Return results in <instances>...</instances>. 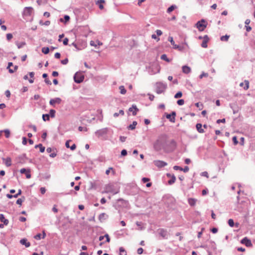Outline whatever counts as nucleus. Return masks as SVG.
Returning a JSON list of instances; mask_svg holds the SVG:
<instances>
[{
    "label": "nucleus",
    "mask_w": 255,
    "mask_h": 255,
    "mask_svg": "<svg viewBox=\"0 0 255 255\" xmlns=\"http://www.w3.org/2000/svg\"><path fill=\"white\" fill-rule=\"evenodd\" d=\"M167 88V85L162 82H157L155 85V91L158 94L164 92Z\"/></svg>",
    "instance_id": "f257e3e1"
},
{
    "label": "nucleus",
    "mask_w": 255,
    "mask_h": 255,
    "mask_svg": "<svg viewBox=\"0 0 255 255\" xmlns=\"http://www.w3.org/2000/svg\"><path fill=\"white\" fill-rule=\"evenodd\" d=\"M206 21L204 19H202L199 21L196 24L197 28L199 31H203L207 26V24L205 23Z\"/></svg>",
    "instance_id": "f03ea898"
},
{
    "label": "nucleus",
    "mask_w": 255,
    "mask_h": 255,
    "mask_svg": "<svg viewBox=\"0 0 255 255\" xmlns=\"http://www.w3.org/2000/svg\"><path fill=\"white\" fill-rule=\"evenodd\" d=\"M84 76L80 73H76L74 76V80L75 82L80 83L83 81Z\"/></svg>",
    "instance_id": "7ed1b4c3"
},
{
    "label": "nucleus",
    "mask_w": 255,
    "mask_h": 255,
    "mask_svg": "<svg viewBox=\"0 0 255 255\" xmlns=\"http://www.w3.org/2000/svg\"><path fill=\"white\" fill-rule=\"evenodd\" d=\"M109 128H103L101 129L97 130L95 132V134L98 137H101L104 135L107 134Z\"/></svg>",
    "instance_id": "20e7f679"
},
{
    "label": "nucleus",
    "mask_w": 255,
    "mask_h": 255,
    "mask_svg": "<svg viewBox=\"0 0 255 255\" xmlns=\"http://www.w3.org/2000/svg\"><path fill=\"white\" fill-rule=\"evenodd\" d=\"M153 163L156 166L159 168L164 167L167 165V163L166 162L163 161L158 160H154L153 161Z\"/></svg>",
    "instance_id": "39448f33"
},
{
    "label": "nucleus",
    "mask_w": 255,
    "mask_h": 255,
    "mask_svg": "<svg viewBox=\"0 0 255 255\" xmlns=\"http://www.w3.org/2000/svg\"><path fill=\"white\" fill-rule=\"evenodd\" d=\"M62 102L61 99L60 98H55L54 99H52L50 100L49 104L51 106L55 107L56 104H60Z\"/></svg>",
    "instance_id": "423d86ee"
},
{
    "label": "nucleus",
    "mask_w": 255,
    "mask_h": 255,
    "mask_svg": "<svg viewBox=\"0 0 255 255\" xmlns=\"http://www.w3.org/2000/svg\"><path fill=\"white\" fill-rule=\"evenodd\" d=\"M187 48H188V45L185 42L182 45H175V49H177L179 51H182Z\"/></svg>",
    "instance_id": "0eeeda50"
},
{
    "label": "nucleus",
    "mask_w": 255,
    "mask_h": 255,
    "mask_svg": "<svg viewBox=\"0 0 255 255\" xmlns=\"http://www.w3.org/2000/svg\"><path fill=\"white\" fill-rule=\"evenodd\" d=\"M241 243L245 245L247 247H251L252 246L251 240L248 239L247 237L243 238L241 241Z\"/></svg>",
    "instance_id": "6e6552de"
},
{
    "label": "nucleus",
    "mask_w": 255,
    "mask_h": 255,
    "mask_svg": "<svg viewBox=\"0 0 255 255\" xmlns=\"http://www.w3.org/2000/svg\"><path fill=\"white\" fill-rule=\"evenodd\" d=\"M209 39L207 35H205L203 37V41L201 44V46L203 48L207 47V42H208Z\"/></svg>",
    "instance_id": "1a4fd4ad"
},
{
    "label": "nucleus",
    "mask_w": 255,
    "mask_h": 255,
    "mask_svg": "<svg viewBox=\"0 0 255 255\" xmlns=\"http://www.w3.org/2000/svg\"><path fill=\"white\" fill-rule=\"evenodd\" d=\"M20 172L21 173V174H24L25 173V175H26V177L27 178H30L31 177V174L30 173V171L29 170H27L25 168H22L20 169Z\"/></svg>",
    "instance_id": "9d476101"
},
{
    "label": "nucleus",
    "mask_w": 255,
    "mask_h": 255,
    "mask_svg": "<svg viewBox=\"0 0 255 255\" xmlns=\"http://www.w3.org/2000/svg\"><path fill=\"white\" fill-rule=\"evenodd\" d=\"M128 111L132 112V115L133 116H135L137 114V112L138 111V109L135 105H132L131 107L129 108Z\"/></svg>",
    "instance_id": "9b49d317"
},
{
    "label": "nucleus",
    "mask_w": 255,
    "mask_h": 255,
    "mask_svg": "<svg viewBox=\"0 0 255 255\" xmlns=\"http://www.w3.org/2000/svg\"><path fill=\"white\" fill-rule=\"evenodd\" d=\"M153 147L154 149L156 151H158L161 149V146L160 141L159 140H156V142L154 143Z\"/></svg>",
    "instance_id": "f8f14e48"
},
{
    "label": "nucleus",
    "mask_w": 255,
    "mask_h": 255,
    "mask_svg": "<svg viewBox=\"0 0 255 255\" xmlns=\"http://www.w3.org/2000/svg\"><path fill=\"white\" fill-rule=\"evenodd\" d=\"M159 235L163 238H166L167 236V232L163 229H160L158 230Z\"/></svg>",
    "instance_id": "ddd939ff"
},
{
    "label": "nucleus",
    "mask_w": 255,
    "mask_h": 255,
    "mask_svg": "<svg viewBox=\"0 0 255 255\" xmlns=\"http://www.w3.org/2000/svg\"><path fill=\"white\" fill-rule=\"evenodd\" d=\"M0 221L5 225H7L9 223L8 220L5 219L4 215L2 214H0Z\"/></svg>",
    "instance_id": "4468645a"
},
{
    "label": "nucleus",
    "mask_w": 255,
    "mask_h": 255,
    "mask_svg": "<svg viewBox=\"0 0 255 255\" xmlns=\"http://www.w3.org/2000/svg\"><path fill=\"white\" fill-rule=\"evenodd\" d=\"M20 243L22 245H24L26 248L29 247L30 246V243L27 242L26 239H22L20 240Z\"/></svg>",
    "instance_id": "2eb2a0df"
},
{
    "label": "nucleus",
    "mask_w": 255,
    "mask_h": 255,
    "mask_svg": "<svg viewBox=\"0 0 255 255\" xmlns=\"http://www.w3.org/2000/svg\"><path fill=\"white\" fill-rule=\"evenodd\" d=\"M112 186V185L111 184L108 185L106 187V190H107L106 192H111V193H113L114 194H116L118 193V191H115L111 189Z\"/></svg>",
    "instance_id": "dca6fc26"
},
{
    "label": "nucleus",
    "mask_w": 255,
    "mask_h": 255,
    "mask_svg": "<svg viewBox=\"0 0 255 255\" xmlns=\"http://www.w3.org/2000/svg\"><path fill=\"white\" fill-rule=\"evenodd\" d=\"M182 72L185 74H188L191 72V68L187 66H182Z\"/></svg>",
    "instance_id": "f3484780"
},
{
    "label": "nucleus",
    "mask_w": 255,
    "mask_h": 255,
    "mask_svg": "<svg viewBox=\"0 0 255 255\" xmlns=\"http://www.w3.org/2000/svg\"><path fill=\"white\" fill-rule=\"evenodd\" d=\"M196 127L197 130H198V131L199 132H200V133L204 132V130L202 128V125L201 124H199V123L197 124Z\"/></svg>",
    "instance_id": "a211bd4d"
},
{
    "label": "nucleus",
    "mask_w": 255,
    "mask_h": 255,
    "mask_svg": "<svg viewBox=\"0 0 255 255\" xmlns=\"http://www.w3.org/2000/svg\"><path fill=\"white\" fill-rule=\"evenodd\" d=\"M245 86H244V83H243V82H242V83H241L240 84V86L241 87H244V89L245 90H247V89L249 88V81H247V80H245Z\"/></svg>",
    "instance_id": "6ab92c4d"
},
{
    "label": "nucleus",
    "mask_w": 255,
    "mask_h": 255,
    "mask_svg": "<svg viewBox=\"0 0 255 255\" xmlns=\"http://www.w3.org/2000/svg\"><path fill=\"white\" fill-rule=\"evenodd\" d=\"M3 160H5V164L6 166L9 167L11 165V160L10 157H7L6 159L3 158Z\"/></svg>",
    "instance_id": "aec40b11"
},
{
    "label": "nucleus",
    "mask_w": 255,
    "mask_h": 255,
    "mask_svg": "<svg viewBox=\"0 0 255 255\" xmlns=\"http://www.w3.org/2000/svg\"><path fill=\"white\" fill-rule=\"evenodd\" d=\"M35 148H39L41 152H43L45 151V147H44L42 144L40 143L35 145Z\"/></svg>",
    "instance_id": "412c9836"
},
{
    "label": "nucleus",
    "mask_w": 255,
    "mask_h": 255,
    "mask_svg": "<svg viewBox=\"0 0 255 255\" xmlns=\"http://www.w3.org/2000/svg\"><path fill=\"white\" fill-rule=\"evenodd\" d=\"M166 114V118L169 120L170 122L172 123H175V118L174 117H172L171 115L168 114Z\"/></svg>",
    "instance_id": "4be33fe9"
},
{
    "label": "nucleus",
    "mask_w": 255,
    "mask_h": 255,
    "mask_svg": "<svg viewBox=\"0 0 255 255\" xmlns=\"http://www.w3.org/2000/svg\"><path fill=\"white\" fill-rule=\"evenodd\" d=\"M108 218V215H107L105 213H101L99 216V219L102 221Z\"/></svg>",
    "instance_id": "5701e85b"
},
{
    "label": "nucleus",
    "mask_w": 255,
    "mask_h": 255,
    "mask_svg": "<svg viewBox=\"0 0 255 255\" xmlns=\"http://www.w3.org/2000/svg\"><path fill=\"white\" fill-rule=\"evenodd\" d=\"M137 125V122L136 121H133L132 124L130 125L128 127V128L129 129L133 130L135 129L136 126Z\"/></svg>",
    "instance_id": "b1692460"
},
{
    "label": "nucleus",
    "mask_w": 255,
    "mask_h": 255,
    "mask_svg": "<svg viewBox=\"0 0 255 255\" xmlns=\"http://www.w3.org/2000/svg\"><path fill=\"white\" fill-rule=\"evenodd\" d=\"M196 201L197 200L194 198H189L188 199V203L190 206H193L195 205Z\"/></svg>",
    "instance_id": "393cba45"
},
{
    "label": "nucleus",
    "mask_w": 255,
    "mask_h": 255,
    "mask_svg": "<svg viewBox=\"0 0 255 255\" xmlns=\"http://www.w3.org/2000/svg\"><path fill=\"white\" fill-rule=\"evenodd\" d=\"M32 11V8L31 7H26L25 8L24 12L28 15H30Z\"/></svg>",
    "instance_id": "a878e982"
},
{
    "label": "nucleus",
    "mask_w": 255,
    "mask_h": 255,
    "mask_svg": "<svg viewBox=\"0 0 255 255\" xmlns=\"http://www.w3.org/2000/svg\"><path fill=\"white\" fill-rule=\"evenodd\" d=\"M119 89L120 90V93L121 94L124 95L127 92V90L125 89L124 86H120L119 87Z\"/></svg>",
    "instance_id": "bb28decb"
},
{
    "label": "nucleus",
    "mask_w": 255,
    "mask_h": 255,
    "mask_svg": "<svg viewBox=\"0 0 255 255\" xmlns=\"http://www.w3.org/2000/svg\"><path fill=\"white\" fill-rule=\"evenodd\" d=\"M176 8V6L175 5H172L170 7H169L167 10V12L168 13H170L174 9Z\"/></svg>",
    "instance_id": "cd10ccee"
},
{
    "label": "nucleus",
    "mask_w": 255,
    "mask_h": 255,
    "mask_svg": "<svg viewBox=\"0 0 255 255\" xmlns=\"http://www.w3.org/2000/svg\"><path fill=\"white\" fill-rule=\"evenodd\" d=\"M175 180H176L175 176L174 175H172L171 178L169 180H168V183L169 184L171 185L175 182Z\"/></svg>",
    "instance_id": "c85d7f7f"
},
{
    "label": "nucleus",
    "mask_w": 255,
    "mask_h": 255,
    "mask_svg": "<svg viewBox=\"0 0 255 255\" xmlns=\"http://www.w3.org/2000/svg\"><path fill=\"white\" fill-rule=\"evenodd\" d=\"M168 41L171 43V44L173 45V48L175 49V45H177L176 44L173 40V38L172 37L169 36L168 37Z\"/></svg>",
    "instance_id": "c756f323"
},
{
    "label": "nucleus",
    "mask_w": 255,
    "mask_h": 255,
    "mask_svg": "<svg viewBox=\"0 0 255 255\" xmlns=\"http://www.w3.org/2000/svg\"><path fill=\"white\" fill-rule=\"evenodd\" d=\"M16 45H17V48L18 49H20V48L23 47V46L25 45V43L24 42H22L20 43L17 42L16 43Z\"/></svg>",
    "instance_id": "7c9ffc66"
},
{
    "label": "nucleus",
    "mask_w": 255,
    "mask_h": 255,
    "mask_svg": "<svg viewBox=\"0 0 255 255\" xmlns=\"http://www.w3.org/2000/svg\"><path fill=\"white\" fill-rule=\"evenodd\" d=\"M42 52L45 54H47L49 53V49L48 47H43L42 48Z\"/></svg>",
    "instance_id": "2f4dec72"
},
{
    "label": "nucleus",
    "mask_w": 255,
    "mask_h": 255,
    "mask_svg": "<svg viewBox=\"0 0 255 255\" xmlns=\"http://www.w3.org/2000/svg\"><path fill=\"white\" fill-rule=\"evenodd\" d=\"M55 110L51 109L49 111V116H51V118H54L55 116Z\"/></svg>",
    "instance_id": "473e14b6"
},
{
    "label": "nucleus",
    "mask_w": 255,
    "mask_h": 255,
    "mask_svg": "<svg viewBox=\"0 0 255 255\" xmlns=\"http://www.w3.org/2000/svg\"><path fill=\"white\" fill-rule=\"evenodd\" d=\"M120 255H126V251L123 247H121L119 249Z\"/></svg>",
    "instance_id": "72a5a7b5"
},
{
    "label": "nucleus",
    "mask_w": 255,
    "mask_h": 255,
    "mask_svg": "<svg viewBox=\"0 0 255 255\" xmlns=\"http://www.w3.org/2000/svg\"><path fill=\"white\" fill-rule=\"evenodd\" d=\"M49 114H43L42 115V119L44 121H49Z\"/></svg>",
    "instance_id": "f704fd0d"
},
{
    "label": "nucleus",
    "mask_w": 255,
    "mask_h": 255,
    "mask_svg": "<svg viewBox=\"0 0 255 255\" xmlns=\"http://www.w3.org/2000/svg\"><path fill=\"white\" fill-rule=\"evenodd\" d=\"M161 59L162 60H165L168 62L170 61V60L167 58V55L166 54H162L161 56Z\"/></svg>",
    "instance_id": "c9c22d12"
},
{
    "label": "nucleus",
    "mask_w": 255,
    "mask_h": 255,
    "mask_svg": "<svg viewBox=\"0 0 255 255\" xmlns=\"http://www.w3.org/2000/svg\"><path fill=\"white\" fill-rule=\"evenodd\" d=\"M182 96V93L181 92L179 91L177 92L175 95H174V98L178 99L179 98H181Z\"/></svg>",
    "instance_id": "e433bc0d"
},
{
    "label": "nucleus",
    "mask_w": 255,
    "mask_h": 255,
    "mask_svg": "<svg viewBox=\"0 0 255 255\" xmlns=\"http://www.w3.org/2000/svg\"><path fill=\"white\" fill-rule=\"evenodd\" d=\"M229 36L228 35H226L225 36H222L221 37V40L222 41H227L229 39Z\"/></svg>",
    "instance_id": "4c0bfd02"
},
{
    "label": "nucleus",
    "mask_w": 255,
    "mask_h": 255,
    "mask_svg": "<svg viewBox=\"0 0 255 255\" xmlns=\"http://www.w3.org/2000/svg\"><path fill=\"white\" fill-rule=\"evenodd\" d=\"M3 132H4L5 137L6 138H8L10 136V131L8 129H4L3 130Z\"/></svg>",
    "instance_id": "58836bf2"
},
{
    "label": "nucleus",
    "mask_w": 255,
    "mask_h": 255,
    "mask_svg": "<svg viewBox=\"0 0 255 255\" xmlns=\"http://www.w3.org/2000/svg\"><path fill=\"white\" fill-rule=\"evenodd\" d=\"M36 2L39 5H40L42 4L46 3L47 0H36Z\"/></svg>",
    "instance_id": "ea45409f"
},
{
    "label": "nucleus",
    "mask_w": 255,
    "mask_h": 255,
    "mask_svg": "<svg viewBox=\"0 0 255 255\" xmlns=\"http://www.w3.org/2000/svg\"><path fill=\"white\" fill-rule=\"evenodd\" d=\"M228 224L231 227H233L235 224L234 220L232 219H230L228 220Z\"/></svg>",
    "instance_id": "a19ab883"
},
{
    "label": "nucleus",
    "mask_w": 255,
    "mask_h": 255,
    "mask_svg": "<svg viewBox=\"0 0 255 255\" xmlns=\"http://www.w3.org/2000/svg\"><path fill=\"white\" fill-rule=\"evenodd\" d=\"M25 199V198L24 197H23V199H21V198H19L16 201V204H18V205H21L22 203L24 201Z\"/></svg>",
    "instance_id": "79ce46f5"
},
{
    "label": "nucleus",
    "mask_w": 255,
    "mask_h": 255,
    "mask_svg": "<svg viewBox=\"0 0 255 255\" xmlns=\"http://www.w3.org/2000/svg\"><path fill=\"white\" fill-rule=\"evenodd\" d=\"M177 103L178 105L182 106L184 104V101L183 99H180L177 101Z\"/></svg>",
    "instance_id": "37998d69"
},
{
    "label": "nucleus",
    "mask_w": 255,
    "mask_h": 255,
    "mask_svg": "<svg viewBox=\"0 0 255 255\" xmlns=\"http://www.w3.org/2000/svg\"><path fill=\"white\" fill-rule=\"evenodd\" d=\"M111 170H112L113 171V174H115V171L113 170V168L112 167H110L108 168V169H107L106 171V174L107 175H109V173L110 172Z\"/></svg>",
    "instance_id": "c03bdc74"
},
{
    "label": "nucleus",
    "mask_w": 255,
    "mask_h": 255,
    "mask_svg": "<svg viewBox=\"0 0 255 255\" xmlns=\"http://www.w3.org/2000/svg\"><path fill=\"white\" fill-rule=\"evenodd\" d=\"M195 106L196 107L198 108L199 109H202L203 108V105L200 103H196L195 104Z\"/></svg>",
    "instance_id": "a18cd8bd"
},
{
    "label": "nucleus",
    "mask_w": 255,
    "mask_h": 255,
    "mask_svg": "<svg viewBox=\"0 0 255 255\" xmlns=\"http://www.w3.org/2000/svg\"><path fill=\"white\" fill-rule=\"evenodd\" d=\"M78 130L80 131H87V128H86V127H79L78 128Z\"/></svg>",
    "instance_id": "49530a36"
},
{
    "label": "nucleus",
    "mask_w": 255,
    "mask_h": 255,
    "mask_svg": "<svg viewBox=\"0 0 255 255\" xmlns=\"http://www.w3.org/2000/svg\"><path fill=\"white\" fill-rule=\"evenodd\" d=\"M70 19V16L67 15H65L64 17V22L65 23H66L67 21H68Z\"/></svg>",
    "instance_id": "de8ad7c7"
},
{
    "label": "nucleus",
    "mask_w": 255,
    "mask_h": 255,
    "mask_svg": "<svg viewBox=\"0 0 255 255\" xmlns=\"http://www.w3.org/2000/svg\"><path fill=\"white\" fill-rule=\"evenodd\" d=\"M201 175L202 176H204V177H206L207 178H208L209 177V176H208V173L206 171H204L203 172H202L201 173Z\"/></svg>",
    "instance_id": "09e8293b"
},
{
    "label": "nucleus",
    "mask_w": 255,
    "mask_h": 255,
    "mask_svg": "<svg viewBox=\"0 0 255 255\" xmlns=\"http://www.w3.org/2000/svg\"><path fill=\"white\" fill-rule=\"evenodd\" d=\"M208 73H204V72H203L200 76H199V78L200 79H202L203 78V77H208Z\"/></svg>",
    "instance_id": "8fccbe9b"
},
{
    "label": "nucleus",
    "mask_w": 255,
    "mask_h": 255,
    "mask_svg": "<svg viewBox=\"0 0 255 255\" xmlns=\"http://www.w3.org/2000/svg\"><path fill=\"white\" fill-rule=\"evenodd\" d=\"M68 58H65V59L64 60H62L61 61V63L63 64V65H66L68 63Z\"/></svg>",
    "instance_id": "3c124183"
},
{
    "label": "nucleus",
    "mask_w": 255,
    "mask_h": 255,
    "mask_svg": "<svg viewBox=\"0 0 255 255\" xmlns=\"http://www.w3.org/2000/svg\"><path fill=\"white\" fill-rule=\"evenodd\" d=\"M12 35L11 33H7L6 34V39L8 40H10L11 39H12Z\"/></svg>",
    "instance_id": "603ef678"
},
{
    "label": "nucleus",
    "mask_w": 255,
    "mask_h": 255,
    "mask_svg": "<svg viewBox=\"0 0 255 255\" xmlns=\"http://www.w3.org/2000/svg\"><path fill=\"white\" fill-rule=\"evenodd\" d=\"M173 169L175 170H179L180 171L182 170V168L180 166L175 165L173 167Z\"/></svg>",
    "instance_id": "864d4df0"
},
{
    "label": "nucleus",
    "mask_w": 255,
    "mask_h": 255,
    "mask_svg": "<svg viewBox=\"0 0 255 255\" xmlns=\"http://www.w3.org/2000/svg\"><path fill=\"white\" fill-rule=\"evenodd\" d=\"M233 141L235 145H237L238 143V141L236 136H234L233 137Z\"/></svg>",
    "instance_id": "5fc2aeb1"
},
{
    "label": "nucleus",
    "mask_w": 255,
    "mask_h": 255,
    "mask_svg": "<svg viewBox=\"0 0 255 255\" xmlns=\"http://www.w3.org/2000/svg\"><path fill=\"white\" fill-rule=\"evenodd\" d=\"M34 238L36 240H40L42 238L41 235L40 234H38L34 237Z\"/></svg>",
    "instance_id": "6e6d98bb"
},
{
    "label": "nucleus",
    "mask_w": 255,
    "mask_h": 255,
    "mask_svg": "<svg viewBox=\"0 0 255 255\" xmlns=\"http://www.w3.org/2000/svg\"><path fill=\"white\" fill-rule=\"evenodd\" d=\"M143 251V250L142 249V248H140L137 249V253L138 254L141 255V254H142Z\"/></svg>",
    "instance_id": "4d7b16f0"
},
{
    "label": "nucleus",
    "mask_w": 255,
    "mask_h": 255,
    "mask_svg": "<svg viewBox=\"0 0 255 255\" xmlns=\"http://www.w3.org/2000/svg\"><path fill=\"white\" fill-rule=\"evenodd\" d=\"M189 170V167L187 166L184 167V168H182V170L184 172H187Z\"/></svg>",
    "instance_id": "13d9d810"
},
{
    "label": "nucleus",
    "mask_w": 255,
    "mask_h": 255,
    "mask_svg": "<svg viewBox=\"0 0 255 255\" xmlns=\"http://www.w3.org/2000/svg\"><path fill=\"white\" fill-rule=\"evenodd\" d=\"M127 154V151L126 149H123L121 151V155L122 156H126Z\"/></svg>",
    "instance_id": "bf43d9fd"
},
{
    "label": "nucleus",
    "mask_w": 255,
    "mask_h": 255,
    "mask_svg": "<svg viewBox=\"0 0 255 255\" xmlns=\"http://www.w3.org/2000/svg\"><path fill=\"white\" fill-rule=\"evenodd\" d=\"M126 137L125 136H121L120 137V140L121 142H125L126 141Z\"/></svg>",
    "instance_id": "052dcab7"
},
{
    "label": "nucleus",
    "mask_w": 255,
    "mask_h": 255,
    "mask_svg": "<svg viewBox=\"0 0 255 255\" xmlns=\"http://www.w3.org/2000/svg\"><path fill=\"white\" fill-rule=\"evenodd\" d=\"M40 191L42 194H44L46 192V189L44 187H41L40 189Z\"/></svg>",
    "instance_id": "680f3d73"
},
{
    "label": "nucleus",
    "mask_w": 255,
    "mask_h": 255,
    "mask_svg": "<svg viewBox=\"0 0 255 255\" xmlns=\"http://www.w3.org/2000/svg\"><path fill=\"white\" fill-rule=\"evenodd\" d=\"M22 143L23 145H26L27 143V138L25 137H22Z\"/></svg>",
    "instance_id": "e2e57ef3"
},
{
    "label": "nucleus",
    "mask_w": 255,
    "mask_h": 255,
    "mask_svg": "<svg viewBox=\"0 0 255 255\" xmlns=\"http://www.w3.org/2000/svg\"><path fill=\"white\" fill-rule=\"evenodd\" d=\"M225 121H226L225 119H219L217 121V123H218V124H220V123H225Z\"/></svg>",
    "instance_id": "0e129e2a"
},
{
    "label": "nucleus",
    "mask_w": 255,
    "mask_h": 255,
    "mask_svg": "<svg viewBox=\"0 0 255 255\" xmlns=\"http://www.w3.org/2000/svg\"><path fill=\"white\" fill-rule=\"evenodd\" d=\"M60 56H61V54L59 52H56L55 55H54V57L55 58H57V59H59L60 58Z\"/></svg>",
    "instance_id": "69168bd1"
},
{
    "label": "nucleus",
    "mask_w": 255,
    "mask_h": 255,
    "mask_svg": "<svg viewBox=\"0 0 255 255\" xmlns=\"http://www.w3.org/2000/svg\"><path fill=\"white\" fill-rule=\"evenodd\" d=\"M156 33L158 36H160L162 34V32L160 30H159V29H157L156 30Z\"/></svg>",
    "instance_id": "338daca9"
},
{
    "label": "nucleus",
    "mask_w": 255,
    "mask_h": 255,
    "mask_svg": "<svg viewBox=\"0 0 255 255\" xmlns=\"http://www.w3.org/2000/svg\"><path fill=\"white\" fill-rule=\"evenodd\" d=\"M46 136H47V133H46V131H45V132H44L42 133L41 137H42V138L44 140H45V139H46Z\"/></svg>",
    "instance_id": "774afa93"
}]
</instances>
